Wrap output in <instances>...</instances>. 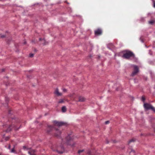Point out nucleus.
Listing matches in <instances>:
<instances>
[{
	"label": "nucleus",
	"mask_w": 155,
	"mask_h": 155,
	"mask_svg": "<svg viewBox=\"0 0 155 155\" xmlns=\"http://www.w3.org/2000/svg\"><path fill=\"white\" fill-rule=\"evenodd\" d=\"M131 57H133L135 59V61H137V59L135 58L134 54L131 51H128L124 53L123 56V57L126 59H129Z\"/></svg>",
	"instance_id": "obj_1"
},
{
	"label": "nucleus",
	"mask_w": 155,
	"mask_h": 155,
	"mask_svg": "<svg viewBox=\"0 0 155 155\" xmlns=\"http://www.w3.org/2000/svg\"><path fill=\"white\" fill-rule=\"evenodd\" d=\"M144 107L145 109L146 110L151 109L153 111H155V108L150 104L144 103Z\"/></svg>",
	"instance_id": "obj_2"
},
{
	"label": "nucleus",
	"mask_w": 155,
	"mask_h": 155,
	"mask_svg": "<svg viewBox=\"0 0 155 155\" xmlns=\"http://www.w3.org/2000/svg\"><path fill=\"white\" fill-rule=\"evenodd\" d=\"M133 67L134 70L131 74V76H134L139 72V69L137 66L134 65Z\"/></svg>",
	"instance_id": "obj_3"
},
{
	"label": "nucleus",
	"mask_w": 155,
	"mask_h": 155,
	"mask_svg": "<svg viewBox=\"0 0 155 155\" xmlns=\"http://www.w3.org/2000/svg\"><path fill=\"white\" fill-rule=\"evenodd\" d=\"M54 125L55 126H61L64 125V123L61 121H54L53 122Z\"/></svg>",
	"instance_id": "obj_4"
},
{
	"label": "nucleus",
	"mask_w": 155,
	"mask_h": 155,
	"mask_svg": "<svg viewBox=\"0 0 155 155\" xmlns=\"http://www.w3.org/2000/svg\"><path fill=\"white\" fill-rule=\"evenodd\" d=\"M61 131L59 130V129H57L56 130V132L55 133V136L56 137H59L61 134Z\"/></svg>",
	"instance_id": "obj_5"
},
{
	"label": "nucleus",
	"mask_w": 155,
	"mask_h": 155,
	"mask_svg": "<svg viewBox=\"0 0 155 155\" xmlns=\"http://www.w3.org/2000/svg\"><path fill=\"white\" fill-rule=\"evenodd\" d=\"M54 94L58 96H61L62 95L61 93L59 92L58 88H56L54 91Z\"/></svg>",
	"instance_id": "obj_6"
},
{
	"label": "nucleus",
	"mask_w": 155,
	"mask_h": 155,
	"mask_svg": "<svg viewBox=\"0 0 155 155\" xmlns=\"http://www.w3.org/2000/svg\"><path fill=\"white\" fill-rule=\"evenodd\" d=\"M102 33V31L101 29H98L95 31V34L96 35H101Z\"/></svg>",
	"instance_id": "obj_7"
},
{
	"label": "nucleus",
	"mask_w": 155,
	"mask_h": 155,
	"mask_svg": "<svg viewBox=\"0 0 155 155\" xmlns=\"http://www.w3.org/2000/svg\"><path fill=\"white\" fill-rule=\"evenodd\" d=\"M35 150L32 149H31L28 151V153L30 155H35Z\"/></svg>",
	"instance_id": "obj_8"
},
{
	"label": "nucleus",
	"mask_w": 155,
	"mask_h": 155,
	"mask_svg": "<svg viewBox=\"0 0 155 155\" xmlns=\"http://www.w3.org/2000/svg\"><path fill=\"white\" fill-rule=\"evenodd\" d=\"M85 101V98L83 97H80L79 98V101L80 102H83Z\"/></svg>",
	"instance_id": "obj_9"
},
{
	"label": "nucleus",
	"mask_w": 155,
	"mask_h": 155,
	"mask_svg": "<svg viewBox=\"0 0 155 155\" xmlns=\"http://www.w3.org/2000/svg\"><path fill=\"white\" fill-rule=\"evenodd\" d=\"M71 139V137L69 135H68L66 138V140L67 141V143L69 144L68 142H69L70 140Z\"/></svg>",
	"instance_id": "obj_10"
},
{
	"label": "nucleus",
	"mask_w": 155,
	"mask_h": 155,
	"mask_svg": "<svg viewBox=\"0 0 155 155\" xmlns=\"http://www.w3.org/2000/svg\"><path fill=\"white\" fill-rule=\"evenodd\" d=\"M62 111L63 112H65L66 110V108L65 106H63L62 108Z\"/></svg>",
	"instance_id": "obj_11"
},
{
	"label": "nucleus",
	"mask_w": 155,
	"mask_h": 155,
	"mask_svg": "<svg viewBox=\"0 0 155 155\" xmlns=\"http://www.w3.org/2000/svg\"><path fill=\"white\" fill-rule=\"evenodd\" d=\"M61 148L62 149V150L61 151H59L58 150H56V151L58 152V153H63V152L64 151V147H61Z\"/></svg>",
	"instance_id": "obj_12"
},
{
	"label": "nucleus",
	"mask_w": 155,
	"mask_h": 155,
	"mask_svg": "<svg viewBox=\"0 0 155 155\" xmlns=\"http://www.w3.org/2000/svg\"><path fill=\"white\" fill-rule=\"evenodd\" d=\"M64 102V101L63 99H60L58 101V104L62 103Z\"/></svg>",
	"instance_id": "obj_13"
},
{
	"label": "nucleus",
	"mask_w": 155,
	"mask_h": 155,
	"mask_svg": "<svg viewBox=\"0 0 155 155\" xmlns=\"http://www.w3.org/2000/svg\"><path fill=\"white\" fill-rule=\"evenodd\" d=\"M12 126H10L9 127H8V128L7 129L6 131L7 132H8L10 131L11 130V128H12Z\"/></svg>",
	"instance_id": "obj_14"
},
{
	"label": "nucleus",
	"mask_w": 155,
	"mask_h": 155,
	"mask_svg": "<svg viewBox=\"0 0 155 155\" xmlns=\"http://www.w3.org/2000/svg\"><path fill=\"white\" fill-rule=\"evenodd\" d=\"M13 127L15 128V130H18L20 128L19 127L18 128H17L16 127V125H14Z\"/></svg>",
	"instance_id": "obj_15"
},
{
	"label": "nucleus",
	"mask_w": 155,
	"mask_h": 155,
	"mask_svg": "<svg viewBox=\"0 0 155 155\" xmlns=\"http://www.w3.org/2000/svg\"><path fill=\"white\" fill-rule=\"evenodd\" d=\"M154 22V21L153 20H151V21H149V23L150 24H153Z\"/></svg>",
	"instance_id": "obj_16"
},
{
	"label": "nucleus",
	"mask_w": 155,
	"mask_h": 155,
	"mask_svg": "<svg viewBox=\"0 0 155 155\" xmlns=\"http://www.w3.org/2000/svg\"><path fill=\"white\" fill-rule=\"evenodd\" d=\"M34 56V54H29V57H32Z\"/></svg>",
	"instance_id": "obj_17"
},
{
	"label": "nucleus",
	"mask_w": 155,
	"mask_h": 155,
	"mask_svg": "<svg viewBox=\"0 0 155 155\" xmlns=\"http://www.w3.org/2000/svg\"><path fill=\"white\" fill-rule=\"evenodd\" d=\"M141 100L142 101H143V102H144L145 100V98L144 97H142Z\"/></svg>",
	"instance_id": "obj_18"
},
{
	"label": "nucleus",
	"mask_w": 155,
	"mask_h": 155,
	"mask_svg": "<svg viewBox=\"0 0 155 155\" xmlns=\"http://www.w3.org/2000/svg\"><path fill=\"white\" fill-rule=\"evenodd\" d=\"M84 151V150H79L78 151V152L79 153H81V152H82Z\"/></svg>",
	"instance_id": "obj_19"
},
{
	"label": "nucleus",
	"mask_w": 155,
	"mask_h": 155,
	"mask_svg": "<svg viewBox=\"0 0 155 155\" xmlns=\"http://www.w3.org/2000/svg\"><path fill=\"white\" fill-rule=\"evenodd\" d=\"M109 121H107L105 122V124H109Z\"/></svg>",
	"instance_id": "obj_20"
},
{
	"label": "nucleus",
	"mask_w": 155,
	"mask_h": 155,
	"mask_svg": "<svg viewBox=\"0 0 155 155\" xmlns=\"http://www.w3.org/2000/svg\"><path fill=\"white\" fill-rule=\"evenodd\" d=\"M63 91L64 92H66L67 91V90L65 89H63Z\"/></svg>",
	"instance_id": "obj_21"
},
{
	"label": "nucleus",
	"mask_w": 155,
	"mask_h": 155,
	"mask_svg": "<svg viewBox=\"0 0 155 155\" xmlns=\"http://www.w3.org/2000/svg\"><path fill=\"white\" fill-rule=\"evenodd\" d=\"M9 138V137H6L5 138V140H8V139Z\"/></svg>",
	"instance_id": "obj_22"
},
{
	"label": "nucleus",
	"mask_w": 155,
	"mask_h": 155,
	"mask_svg": "<svg viewBox=\"0 0 155 155\" xmlns=\"http://www.w3.org/2000/svg\"><path fill=\"white\" fill-rule=\"evenodd\" d=\"M133 141H134V140H130L129 141V143H131V142H133Z\"/></svg>",
	"instance_id": "obj_23"
},
{
	"label": "nucleus",
	"mask_w": 155,
	"mask_h": 155,
	"mask_svg": "<svg viewBox=\"0 0 155 155\" xmlns=\"http://www.w3.org/2000/svg\"><path fill=\"white\" fill-rule=\"evenodd\" d=\"M14 152V149H13L11 150V152Z\"/></svg>",
	"instance_id": "obj_24"
},
{
	"label": "nucleus",
	"mask_w": 155,
	"mask_h": 155,
	"mask_svg": "<svg viewBox=\"0 0 155 155\" xmlns=\"http://www.w3.org/2000/svg\"><path fill=\"white\" fill-rule=\"evenodd\" d=\"M150 51V52H149V54H150V55H151L152 54V53L151 52H150V51Z\"/></svg>",
	"instance_id": "obj_25"
},
{
	"label": "nucleus",
	"mask_w": 155,
	"mask_h": 155,
	"mask_svg": "<svg viewBox=\"0 0 155 155\" xmlns=\"http://www.w3.org/2000/svg\"><path fill=\"white\" fill-rule=\"evenodd\" d=\"M5 37V36L4 35H2L1 36V37L3 38H4Z\"/></svg>",
	"instance_id": "obj_26"
},
{
	"label": "nucleus",
	"mask_w": 155,
	"mask_h": 155,
	"mask_svg": "<svg viewBox=\"0 0 155 155\" xmlns=\"http://www.w3.org/2000/svg\"><path fill=\"white\" fill-rule=\"evenodd\" d=\"M154 7L155 8V2L153 4Z\"/></svg>",
	"instance_id": "obj_27"
},
{
	"label": "nucleus",
	"mask_w": 155,
	"mask_h": 155,
	"mask_svg": "<svg viewBox=\"0 0 155 155\" xmlns=\"http://www.w3.org/2000/svg\"><path fill=\"white\" fill-rule=\"evenodd\" d=\"M45 40L44 39H42V41H43L44 42L45 41Z\"/></svg>",
	"instance_id": "obj_28"
},
{
	"label": "nucleus",
	"mask_w": 155,
	"mask_h": 155,
	"mask_svg": "<svg viewBox=\"0 0 155 155\" xmlns=\"http://www.w3.org/2000/svg\"><path fill=\"white\" fill-rule=\"evenodd\" d=\"M42 39V38H39V40H40V41H41Z\"/></svg>",
	"instance_id": "obj_29"
},
{
	"label": "nucleus",
	"mask_w": 155,
	"mask_h": 155,
	"mask_svg": "<svg viewBox=\"0 0 155 155\" xmlns=\"http://www.w3.org/2000/svg\"><path fill=\"white\" fill-rule=\"evenodd\" d=\"M131 152H134V151L133 150H131Z\"/></svg>",
	"instance_id": "obj_30"
},
{
	"label": "nucleus",
	"mask_w": 155,
	"mask_h": 155,
	"mask_svg": "<svg viewBox=\"0 0 155 155\" xmlns=\"http://www.w3.org/2000/svg\"><path fill=\"white\" fill-rule=\"evenodd\" d=\"M10 146H9V148H10Z\"/></svg>",
	"instance_id": "obj_31"
},
{
	"label": "nucleus",
	"mask_w": 155,
	"mask_h": 155,
	"mask_svg": "<svg viewBox=\"0 0 155 155\" xmlns=\"http://www.w3.org/2000/svg\"><path fill=\"white\" fill-rule=\"evenodd\" d=\"M43 44L44 45H45V44H45V43H43Z\"/></svg>",
	"instance_id": "obj_32"
}]
</instances>
